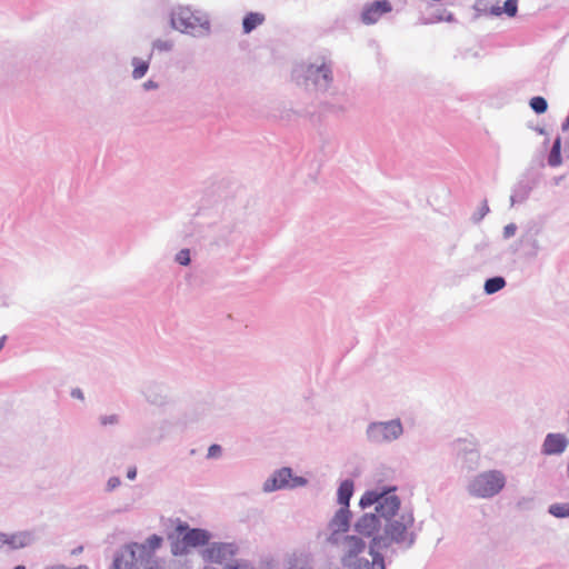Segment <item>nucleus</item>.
Returning <instances> with one entry per match:
<instances>
[{
  "instance_id": "f257e3e1",
  "label": "nucleus",
  "mask_w": 569,
  "mask_h": 569,
  "mask_svg": "<svg viewBox=\"0 0 569 569\" xmlns=\"http://www.w3.org/2000/svg\"><path fill=\"white\" fill-rule=\"evenodd\" d=\"M396 490V487H385L366 491L359 506L361 509L373 506L375 512H365L353 525L358 535L371 538L373 545L383 550L391 546L407 550L417 540L413 511L401 507Z\"/></svg>"
},
{
  "instance_id": "f03ea898",
  "label": "nucleus",
  "mask_w": 569,
  "mask_h": 569,
  "mask_svg": "<svg viewBox=\"0 0 569 569\" xmlns=\"http://www.w3.org/2000/svg\"><path fill=\"white\" fill-rule=\"evenodd\" d=\"M297 81L306 88L327 92L333 83V61L326 54L311 58L295 70Z\"/></svg>"
},
{
  "instance_id": "7ed1b4c3",
  "label": "nucleus",
  "mask_w": 569,
  "mask_h": 569,
  "mask_svg": "<svg viewBox=\"0 0 569 569\" xmlns=\"http://www.w3.org/2000/svg\"><path fill=\"white\" fill-rule=\"evenodd\" d=\"M170 27L180 33L202 38L211 32L209 14L190 6H173L169 12Z\"/></svg>"
},
{
  "instance_id": "20e7f679",
  "label": "nucleus",
  "mask_w": 569,
  "mask_h": 569,
  "mask_svg": "<svg viewBox=\"0 0 569 569\" xmlns=\"http://www.w3.org/2000/svg\"><path fill=\"white\" fill-rule=\"evenodd\" d=\"M543 231L545 227L541 221L536 219L527 221L520 237L511 244V251L520 252L523 258L529 260L536 259L540 252L546 250Z\"/></svg>"
},
{
  "instance_id": "39448f33",
  "label": "nucleus",
  "mask_w": 569,
  "mask_h": 569,
  "mask_svg": "<svg viewBox=\"0 0 569 569\" xmlns=\"http://www.w3.org/2000/svg\"><path fill=\"white\" fill-rule=\"evenodd\" d=\"M507 478L501 470H486L473 476L466 486L470 497L477 499H491L506 487Z\"/></svg>"
},
{
  "instance_id": "423d86ee",
  "label": "nucleus",
  "mask_w": 569,
  "mask_h": 569,
  "mask_svg": "<svg viewBox=\"0 0 569 569\" xmlns=\"http://www.w3.org/2000/svg\"><path fill=\"white\" fill-rule=\"evenodd\" d=\"M173 556H184L189 548L204 546L211 539V533L201 528H190L187 522L179 521L174 532L168 535Z\"/></svg>"
},
{
  "instance_id": "0eeeda50",
  "label": "nucleus",
  "mask_w": 569,
  "mask_h": 569,
  "mask_svg": "<svg viewBox=\"0 0 569 569\" xmlns=\"http://www.w3.org/2000/svg\"><path fill=\"white\" fill-rule=\"evenodd\" d=\"M403 433V426L400 419L388 421H372L368 423L365 436L371 445H388L398 440Z\"/></svg>"
},
{
  "instance_id": "6e6552de",
  "label": "nucleus",
  "mask_w": 569,
  "mask_h": 569,
  "mask_svg": "<svg viewBox=\"0 0 569 569\" xmlns=\"http://www.w3.org/2000/svg\"><path fill=\"white\" fill-rule=\"evenodd\" d=\"M162 538L151 535L143 543L132 542L128 547L133 551L137 561L142 569H162V562L154 551L161 547Z\"/></svg>"
},
{
  "instance_id": "1a4fd4ad",
  "label": "nucleus",
  "mask_w": 569,
  "mask_h": 569,
  "mask_svg": "<svg viewBox=\"0 0 569 569\" xmlns=\"http://www.w3.org/2000/svg\"><path fill=\"white\" fill-rule=\"evenodd\" d=\"M38 540L36 530H21L12 533L0 531V551L18 550L32 546Z\"/></svg>"
},
{
  "instance_id": "9d476101",
  "label": "nucleus",
  "mask_w": 569,
  "mask_h": 569,
  "mask_svg": "<svg viewBox=\"0 0 569 569\" xmlns=\"http://www.w3.org/2000/svg\"><path fill=\"white\" fill-rule=\"evenodd\" d=\"M367 547L363 536L359 535H345L341 540L342 555L340 558L341 565L351 566V561H356L359 555L365 551Z\"/></svg>"
},
{
  "instance_id": "9b49d317",
  "label": "nucleus",
  "mask_w": 569,
  "mask_h": 569,
  "mask_svg": "<svg viewBox=\"0 0 569 569\" xmlns=\"http://www.w3.org/2000/svg\"><path fill=\"white\" fill-rule=\"evenodd\" d=\"M393 7L389 0H375L363 4L360 21L366 26L376 24L385 14L390 13Z\"/></svg>"
},
{
  "instance_id": "f8f14e48",
  "label": "nucleus",
  "mask_w": 569,
  "mask_h": 569,
  "mask_svg": "<svg viewBox=\"0 0 569 569\" xmlns=\"http://www.w3.org/2000/svg\"><path fill=\"white\" fill-rule=\"evenodd\" d=\"M142 395L148 403L156 407H163L170 400L168 387L156 380L147 381L143 385Z\"/></svg>"
},
{
  "instance_id": "ddd939ff",
  "label": "nucleus",
  "mask_w": 569,
  "mask_h": 569,
  "mask_svg": "<svg viewBox=\"0 0 569 569\" xmlns=\"http://www.w3.org/2000/svg\"><path fill=\"white\" fill-rule=\"evenodd\" d=\"M383 549L379 546H375L373 541L369 543V555L372 560L369 561L366 558H357L356 561H351V566H345L347 569H386L385 557L381 553Z\"/></svg>"
},
{
  "instance_id": "4468645a",
  "label": "nucleus",
  "mask_w": 569,
  "mask_h": 569,
  "mask_svg": "<svg viewBox=\"0 0 569 569\" xmlns=\"http://www.w3.org/2000/svg\"><path fill=\"white\" fill-rule=\"evenodd\" d=\"M569 446V439L565 433H548L541 446V452L547 456H559Z\"/></svg>"
},
{
  "instance_id": "2eb2a0df",
  "label": "nucleus",
  "mask_w": 569,
  "mask_h": 569,
  "mask_svg": "<svg viewBox=\"0 0 569 569\" xmlns=\"http://www.w3.org/2000/svg\"><path fill=\"white\" fill-rule=\"evenodd\" d=\"M292 470L288 467L276 470L262 485V491L270 493L277 490L288 488Z\"/></svg>"
},
{
  "instance_id": "dca6fc26",
  "label": "nucleus",
  "mask_w": 569,
  "mask_h": 569,
  "mask_svg": "<svg viewBox=\"0 0 569 569\" xmlns=\"http://www.w3.org/2000/svg\"><path fill=\"white\" fill-rule=\"evenodd\" d=\"M458 447V460L461 468L468 471L477 469L480 460L479 451L465 441H459Z\"/></svg>"
},
{
  "instance_id": "f3484780",
  "label": "nucleus",
  "mask_w": 569,
  "mask_h": 569,
  "mask_svg": "<svg viewBox=\"0 0 569 569\" xmlns=\"http://www.w3.org/2000/svg\"><path fill=\"white\" fill-rule=\"evenodd\" d=\"M172 428L173 422L168 418L157 421L153 426L146 429L147 441L149 443H160L171 435Z\"/></svg>"
},
{
  "instance_id": "a211bd4d",
  "label": "nucleus",
  "mask_w": 569,
  "mask_h": 569,
  "mask_svg": "<svg viewBox=\"0 0 569 569\" xmlns=\"http://www.w3.org/2000/svg\"><path fill=\"white\" fill-rule=\"evenodd\" d=\"M233 553V546L224 542H213L204 551L203 558L211 562L221 563Z\"/></svg>"
},
{
  "instance_id": "6ab92c4d",
  "label": "nucleus",
  "mask_w": 569,
  "mask_h": 569,
  "mask_svg": "<svg viewBox=\"0 0 569 569\" xmlns=\"http://www.w3.org/2000/svg\"><path fill=\"white\" fill-rule=\"evenodd\" d=\"M109 569H142L133 556V551L124 546L114 557Z\"/></svg>"
},
{
  "instance_id": "aec40b11",
  "label": "nucleus",
  "mask_w": 569,
  "mask_h": 569,
  "mask_svg": "<svg viewBox=\"0 0 569 569\" xmlns=\"http://www.w3.org/2000/svg\"><path fill=\"white\" fill-rule=\"evenodd\" d=\"M533 189V180H517L511 188V206L525 202Z\"/></svg>"
},
{
  "instance_id": "412c9836",
  "label": "nucleus",
  "mask_w": 569,
  "mask_h": 569,
  "mask_svg": "<svg viewBox=\"0 0 569 569\" xmlns=\"http://www.w3.org/2000/svg\"><path fill=\"white\" fill-rule=\"evenodd\" d=\"M351 511L347 507H340L331 518L329 528L336 531H348L350 528Z\"/></svg>"
},
{
  "instance_id": "4be33fe9",
  "label": "nucleus",
  "mask_w": 569,
  "mask_h": 569,
  "mask_svg": "<svg viewBox=\"0 0 569 569\" xmlns=\"http://www.w3.org/2000/svg\"><path fill=\"white\" fill-rule=\"evenodd\" d=\"M264 22V16L260 12H249L242 19L243 33L249 34Z\"/></svg>"
},
{
  "instance_id": "5701e85b",
  "label": "nucleus",
  "mask_w": 569,
  "mask_h": 569,
  "mask_svg": "<svg viewBox=\"0 0 569 569\" xmlns=\"http://www.w3.org/2000/svg\"><path fill=\"white\" fill-rule=\"evenodd\" d=\"M338 502L341 507L349 508V502L353 493V481L350 479L343 480L338 488Z\"/></svg>"
},
{
  "instance_id": "b1692460",
  "label": "nucleus",
  "mask_w": 569,
  "mask_h": 569,
  "mask_svg": "<svg viewBox=\"0 0 569 569\" xmlns=\"http://www.w3.org/2000/svg\"><path fill=\"white\" fill-rule=\"evenodd\" d=\"M507 286V281L501 276H495L486 279L483 283V291L486 295L491 296L502 290Z\"/></svg>"
},
{
  "instance_id": "393cba45",
  "label": "nucleus",
  "mask_w": 569,
  "mask_h": 569,
  "mask_svg": "<svg viewBox=\"0 0 569 569\" xmlns=\"http://www.w3.org/2000/svg\"><path fill=\"white\" fill-rule=\"evenodd\" d=\"M131 66L133 67L132 78L134 80H140L147 74L150 64L149 60H143L141 58L133 57L131 59Z\"/></svg>"
},
{
  "instance_id": "a878e982",
  "label": "nucleus",
  "mask_w": 569,
  "mask_h": 569,
  "mask_svg": "<svg viewBox=\"0 0 569 569\" xmlns=\"http://www.w3.org/2000/svg\"><path fill=\"white\" fill-rule=\"evenodd\" d=\"M453 14L446 9H437L430 17L426 18L423 23L433 24L442 21L452 22Z\"/></svg>"
},
{
  "instance_id": "bb28decb",
  "label": "nucleus",
  "mask_w": 569,
  "mask_h": 569,
  "mask_svg": "<svg viewBox=\"0 0 569 569\" xmlns=\"http://www.w3.org/2000/svg\"><path fill=\"white\" fill-rule=\"evenodd\" d=\"M560 148H561V139L560 137H557V139L553 141L549 157H548V163L551 167H557L561 163V154H560Z\"/></svg>"
},
{
  "instance_id": "cd10ccee",
  "label": "nucleus",
  "mask_w": 569,
  "mask_h": 569,
  "mask_svg": "<svg viewBox=\"0 0 569 569\" xmlns=\"http://www.w3.org/2000/svg\"><path fill=\"white\" fill-rule=\"evenodd\" d=\"M548 512L556 518H569V502L552 503L549 506Z\"/></svg>"
},
{
  "instance_id": "c85d7f7f",
  "label": "nucleus",
  "mask_w": 569,
  "mask_h": 569,
  "mask_svg": "<svg viewBox=\"0 0 569 569\" xmlns=\"http://www.w3.org/2000/svg\"><path fill=\"white\" fill-rule=\"evenodd\" d=\"M529 106L538 114L545 113L548 109L547 100L540 96L531 98Z\"/></svg>"
},
{
  "instance_id": "c756f323",
  "label": "nucleus",
  "mask_w": 569,
  "mask_h": 569,
  "mask_svg": "<svg viewBox=\"0 0 569 569\" xmlns=\"http://www.w3.org/2000/svg\"><path fill=\"white\" fill-rule=\"evenodd\" d=\"M174 262L183 267L189 266L191 262L190 249L184 248L178 251L174 256Z\"/></svg>"
},
{
  "instance_id": "7c9ffc66",
  "label": "nucleus",
  "mask_w": 569,
  "mask_h": 569,
  "mask_svg": "<svg viewBox=\"0 0 569 569\" xmlns=\"http://www.w3.org/2000/svg\"><path fill=\"white\" fill-rule=\"evenodd\" d=\"M502 10L508 17H515L518 11V0H506Z\"/></svg>"
},
{
  "instance_id": "2f4dec72",
  "label": "nucleus",
  "mask_w": 569,
  "mask_h": 569,
  "mask_svg": "<svg viewBox=\"0 0 569 569\" xmlns=\"http://www.w3.org/2000/svg\"><path fill=\"white\" fill-rule=\"evenodd\" d=\"M489 212V207L487 204V201H483V203L481 204V207L472 213L471 216V221L473 223H479L483 218Z\"/></svg>"
},
{
  "instance_id": "473e14b6",
  "label": "nucleus",
  "mask_w": 569,
  "mask_h": 569,
  "mask_svg": "<svg viewBox=\"0 0 569 569\" xmlns=\"http://www.w3.org/2000/svg\"><path fill=\"white\" fill-rule=\"evenodd\" d=\"M153 50L158 51H170L173 48V42L171 40L157 39L152 43Z\"/></svg>"
},
{
  "instance_id": "72a5a7b5",
  "label": "nucleus",
  "mask_w": 569,
  "mask_h": 569,
  "mask_svg": "<svg viewBox=\"0 0 569 569\" xmlns=\"http://www.w3.org/2000/svg\"><path fill=\"white\" fill-rule=\"evenodd\" d=\"M346 531H336L335 529H331V533L327 538V542L332 546H340L341 547V540L343 538V533Z\"/></svg>"
},
{
  "instance_id": "f704fd0d",
  "label": "nucleus",
  "mask_w": 569,
  "mask_h": 569,
  "mask_svg": "<svg viewBox=\"0 0 569 569\" xmlns=\"http://www.w3.org/2000/svg\"><path fill=\"white\" fill-rule=\"evenodd\" d=\"M99 422L101 426H114L119 422L118 415H103L100 416Z\"/></svg>"
},
{
  "instance_id": "c9c22d12",
  "label": "nucleus",
  "mask_w": 569,
  "mask_h": 569,
  "mask_svg": "<svg viewBox=\"0 0 569 569\" xmlns=\"http://www.w3.org/2000/svg\"><path fill=\"white\" fill-rule=\"evenodd\" d=\"M223 569H256V568L248 561L237 560L233 563L227 565Z\"/></svg>"
},
{
  "instance_id": "e433bc0d",
  "label": "nucleus",
  "mask_w": 569,
  "mask_h": 569,
  "mask_svg": "<svg viewBox=\"0 0 569 569\" xmlns=\"http://www.w3.org/2000/svg\"><path fill=\"white\" fill-rule=\"evenodd\" d=\"M517 229H518V227L513 222L506 224L503 227L502 238L505 240H508V239L512 238L516 234Z\"/></svg>"
},
{
  "instance_id": "4c0bfd02",
  "label": "nucleus",
  "mask_w": 569,
  "mask_h": 569,
  "mask_svg": "<svg viewBox=\"0 0 569 569\" xmlns=\"http://www.w3.org/2000/svg\"><path fill=\"white\" fill-rule=\"evenodd\" d=\"M121 485V480L119 477H110L106 485V491L111 492L117 489Z\"/></svg>"
},
{
  "instance_id": "58836bf2",
  "label": "nucleus",
  "mask_w": 569,
  "mask_h": 569,
  "mask_svg": "<svg viewBox=\"0 0 569 569\" xmlns=\"http://www.w3.org/2000/svg\"><path fill=\"white\" fill-rule=\"evenodd\" d=\"M308 483V480L303 477H293L290 478V481H289V488H297V487H303Z\"/></svg>"
},
{
  "instance_id": "ea45409f",
  "label": "nucleus",
  "mask_w": 569,
  "mask_h": 569,
  "mask_svg": "<svg viewBox=\"0 0 569 569\" xmlns=\"http://www.w3.org/2000/svg\"><path fill=\"white\" fill-rule=\"evenodd\" d=\"M221 447L219 445H211L208 449V458H218L221 456Z\"/></svg>"
},
{
  "instance_id": "a19ab883",
  "label": "nucleus",
  "mask_w": 569,
  "mask_h": 569,
  "mask_svg": "<svg viewBox=\"0 0 569 569\" xmlns=\"http://www.w3.org/2000/svg\"><path fill=\"white\" fill-rule=\"evenodd\" d=\"M142 88H143V90H146V91H150V90H156V89H158V88H159V84H158L156 81H153V80H151V79H150V80H148V81L143 82Z\"/></svg>"
},
{
  "instance_id": "79ce46f5",
  "label": "nucleus",
  "mask_w": 569,
  "mask_h": 569,
  "mask_svg": "<svg viewBox=\"0 0 569 569\" xmlns=\"http://www.w3.org/2000/svg\"><path fill=\"white\" fill-rule=\"evenodd\" d=\"M71 397L74 399L83 400L84 396L81 389L74 388L71 390Z\"/></svg>"
},
{
  "instance_id": "37998d69",
  "label": "nucleus",
  "mask_w": 569,
  "mask_h": 569,
  "mask_svg": "<svg viewBox=\"0 0 569 569\" xmlns=\"http://www.w3.org/2000/svg\"><path fill=\"white\" fill-rule=\"evenodd\" d=\"M46 569H89V568L87 566H79L77 568H68L63 565H56V566L47 567Z\"/></svg>"
},
{
  "instance_id": "c03bdc74",
  "label": "nucleus",
  "mask_w": 569,
  "mask_h": 569,
  "mask_svg": "<svg viewBox=\"0 0 569 569\" xmlns=\"http://www.w3.org/2000/svg\"><path fill=\"white\" fill-rule=\"evenodd\" d=\"M136 477H137V469L136 468H130L127 471V478L130 479V480H133V479H136Z\"/></svg>"
},
{
  "instance_id": "a18cd8bd",
  "label": "nucleus",
  "mask_w": 569,
  "mask_h": 569,
  "mask_svg": "<svg viewBox=\"0 0 569 569\" xmlns=\"http://www.w3.org/2000/svg\"><path fill=\"white\" fill-rule=\"evenodd\" d=\"M503 12L502 8L501 7H492L491 8V13L493 16H500L501 13Z\"/></svg>"
},
{
  "instance_id": "49530a36",
  "label": "nucleus",
  "mask_w": 569,
  "mask_h": 569,
  "mask_svg": "<svg viewBox=\"0 0 569 569\" xmlns=\"http://www.w3.org/2000/svg\"><path fill=\"white\" fill-rule=\"evenodd\" d=\"M488 247V243L487 242H481L479 244L476 246V250L478 251H482L485 250L486 248Z\"/></svg>"
},
{
  "instance_id": "de8ad7c7",
  "label": "nucleus",
  "mask_w": 569,
  "mask_h": 569,
  "mask_svg": "<svg viewBox=\"0 0 569 569\" xmlns=\"http://www.w3.org/2000/svg\"><path fill=\"white\" fill-rule=\"evenodd\" d=\"M562 130L568 131L569 130V113L565 122L562 123Z\"/></svg>"
},
{
  "instance_id": "09e8293b",
  "label": "nucleus",
  "mask_w": 569,
  "mask_h": 569,
  "mask_svg": "<svg viewBox=\"0 0 569 569\" xmlns=\"http://www.w3.org/2000/svg\"><path fill=\"white\" fill-rule=\"evenodd\" d=\"M566 476L569 480V458H568V462H567V466H566Z\"/></svg>"
},
{
  "instance_id": "8fccbe9b",
  "label": "nucleus",
  "mask_w": 569,
  "mask_h": 569,
  "mask_svg": "<svg viewBox=\"0 0 569 569\" xmlns=\"http://www.w3.org/2000/svg\"><path fill=\"white\" fill-rule=\"evenodd\" d=\"M13 569H27V568L22 565H19V566H16Z\"/></svg>"
}]
</instances>
